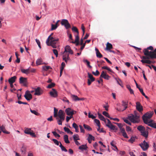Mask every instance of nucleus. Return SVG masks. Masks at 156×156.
<instances>
[{
	"instance_id": "obj_28",
	"label": "nucleus",
	"mask_w": 156,
	"mask_h": 156,
	"mask_svg": "<svg viewBox=\"0 0 156 156\" xmlns=\"http://www.w3.org/2000/svg\"><path fill=\"white\" fill-rule=\"evenodd\" d=\"M64 140L65 143L66 144H69L70 142L68 140V136L67 135H65L64 136Z\"/></svg>"
},
{
	"instance_id": "obj_7",
	"label": "nucleus",
	"mask_w": 156,
	"mask_h": 156,
	"mask_svg": "<svg viewBox=\"0 0 156 156\" xmlns=\"http://www.w3.org/2000/svg\"><path fill=\"white\" fill-rule=\"evenodd\" d=\"M102 78L107 80H108L110 78V76L107 74L106 73H105L104 71H103L100 76V80L102 82H103V80Z\"/></svg>"
},
{
	"instance_id": "obj_54",
	"label": "nucleus",
	"mask_w": 156,
	"mask_h": 156,
	"mask_svg": "<svg viewBox=\"0 0 156 156\" xmlns=\"http://www.w3.org/2000/svg\"><path fill=\"white\" fill-rule=\"evenodd\" d=\"M52 133L55 137H59L60 136V135L59 134H57L55 131H52Z\"/></svg>"
},
{
	"instance_id": "obj_37",
	"label": "nucleus",
	"mask_w": 156,
	"mask_h": 156,
	"mask_svg": "<svg viewBox=\"0 0 156 156\" xmlns=\"http://www.w3.org/2000/svg\"><path fill=\"white\" fill-rule=\"evenodd\" d=\"M83 126L85 129H87L88 131H91L92 130V129L89 126L84 124Z\"/></svg>"
},
{
	"instance_id": "obj_46",
	"label": "nucleus",
	"mask_w": 156,
	"mask_h": 156,
	"mask_svg": "<svg viewBox=\"0 0 156 156\" xmlns=\"http://www.w3.org/2000/svg\"><path fill=\"white\" fill-rule=\"evenodd\" d=\"M126 87L129 90L130 94H132L133 93V91L132 89L131 88V87L129 85H127Z\"/></svg>"
},
{
	"instance_id": "obj_45",
	"label": "nucleus",
	"mask_w": 156,
	"mask_h": 156,
	"mask_svg": "<svg viewBox=\"0 0 156 156\" xmlns=\"http://www.w3.org/2000/svg\"><path fill=\"white\" fill-rule=\"evenodd\" d=\"M43 69L45 71H47L49 69H51V68L49 66H44L43 67Z\"/></svg>"
},
{
	"instance_id": "obj_63",
	"label": "nucleus",
	"mask_w": 156,
	"mask_h": 156,
	"mask_svg": "<svg viewBox=\"0 0 156 156\" xmlns=\"http://www.w3.org/2000/svg\"><path fill=\"white\" fill-rule=\"evenodd\" d=\"M47 44L48 46H51L54 48H56L57 47V46L55 44H49V43H48V44Z\"/></svg>"
},
{
	"instance_id": "obj_26",
	"label": "nucleus",
	"mask_w": 156,
	"mask_h": 156,
	"mask_svg": "<svg viewBox=\"0 0 156 156\" xmlns=\"http://www.w3.org/2000/svg\"><path fill=\"white\" fill-rule=\"evenodd\" d=\"M56 118V119L57 120V122L58 125H62V122L65 119L64 118H63V119H62L61 118H59L58 116L55 117Z\"/></svg>"
},
{
	"instance_id": "obj_20",
	"label": "nucleus",
	"mask_w": 156,
	"mask_h": 156,
	"mask_svg": "<svg viewBox=\"0 0 156 156\" xmlns=\"http://www.w3.org/2000/svg\"><path fill=\"white\" fill-rule=\"evenodd\" d=\"M94 137L91 134H89L87 138V140H88V142L90 144L91 143L92 141L93 140H94Z\"/></svg>"
},
{
	"instance_id": "obj_60",
	"label": "nucleus",
	"mask_w": 156,
	"mask_h": 156,
	"mask_svg": "<svg viewBox=\"0 0 156 156\" xmlns=\"http://www.w3.org/2000/svg\"><path fill=\"white\" fill-rule=\"evenodd\" d=\"M36 40V42H37V44L39 48H41V44H40V41L38 40V39H36L35 40Z\"/></svg>"
},
{
	"instance_id": "obj_16",
	"label": "nucleus",
	"mask_w": 156,
	"mask_h": 156,
	"mask_svg": "<svg viewBox=\"0 0 156 156\" xmlns=\"http://www.w3.org/2000/svg\"><path fill=\"white\" fill-rule=\"evenodd\" d=\"M64 51L67 53L68 52L71 54H73V51L71 49L70 47L68 45H67L65 47Z\"/></svg>"
},
{
	"instance_id": "obj_17",
	"label": "nucleus",
	"mask_w": 156,
	"mask_h": 156,
	"mask_svg": "<svg viewBox=\"0 0 156 156\" xmlns=\"http://www.w3.org/2000/svg\"><path fill=\"white\" fill-rule=\"evenodd\" d=\"M136 108L140 112L142 111L143 110V107L139 102H136Z\"/></svg>"
},
{
	"instance_id": "obj_41",
	"label": "nucleus",
	"mask_w": 156,
	"mask_h": 156,
	"mask_svg": "<svg viewBox=\"0 0 156 156\" xmlns=\"http://www.w3.org/2000/svg\"><path fill=\"white\" fill-rule=\"evenodd\" d=\"M58 25H57V24L51 25V30H55L58 26Z\"/></svg>"
},
{
	"instance_id": "obj_15",
	"label": "nucleus",
	"mask_w": 156,
	"mask_h": 156,
	"mask_svg": "<svg viewBox=\"0 0 156 156\" xmlns=\"http://www.w3.org/2000/svg\"><path fill=\"white\" fill-rule=\"evenodd\" d=\"M64 113L62 110H60L59 111L58 114V117L59 118H61L63 119V118L65 119Z\"/></svg>"
},
{
	"instance_id": "obj_56",
	"label": "nucleus",
	"mask_w": 156,
	"mask_h": 156,
	"mask_svg": "<svg viewBox=\"0 0 156 156\" xmlns=\"http://www.w3.org/2000/svg\"><path fill=\"white\" fill-rule=\"evenodd\" d=\"M52 140L56 145H59V142L57 140L55 139H52Z\"/></svg>"
},
{
	"instance_id": "obj_57",
	"label": "nucleus",
	"mask_w": 156,
	"mask_h": 156,
	"mask_svg": "<svg viewBox=\"0 0 156 156\" xmlns=\"http://www.w3.org/2000/svg\"><path fill=\"white\" fill-rule=\"evenodd\" d=\"M94 122L97 124L98 126L100 125V123L99 120L95 119L94 120Z\"/></svg>"
},
{
	"instance_id": "obj_12",
	"label": "nucleus",
	"mask_w": 156,
	"mask_h": 156,
	"mask_svg": "<svg viewBox=\"0 0 156 156\" xmlns=\"http://www.w3.org/2000/svg\"><path fill=\"white\" fill-rule=\"evenodd\" d=\"M148 122L149 123L145 124L148 125V126L152 128L156 129V124L154 122L153 120H151Z\"/></svg>"
},
{
	"instance_id": "obj_6",
	"label": "nucleus",
	"mask_w": 156,
	"mask_h": 156,
	"mask_svg": "<svg viewBox=\"0 0 156 156\" xmlns=\"http://www.w3.org/2000/svg\"><path fill=\"white\" fill-rule=\"evenodd\" d=\"M61 24L62 25H64L66 29L71 28L70 25L69 23L67 20L63 19L61 22Z\"/></svg>"
},
{
	"instance_id": "obj_24",
	"label": "nucleus",
	"mask_w": 156,
	"mask_h": 156,
	"mask_svg": "<svg viewBox=\"0 0 156 156\" xmlns=\"http://www.w3.org/2000/svg\"><path fill=\"white\" fill-rule=\"evenodd\" d=\"M26 147L25 146H22L20 149V151L22 152V153L23 154H26Z\"/></svg>"
},
{
	"instance_id": "obj_19",
	"label": "nucleus",
	"mask_w": 156,
	"mask_h": 156,
	"mask_svg": "<svg viewBox=\"0 0 156 156\" xmlns=\"http://www.w3.org/2000/svg\"><path fill=\"white\" fill-rule=\"evenodd\" d=\"M24 98H32V95L31 94H30V92L29 90H27L26 91L25 94L24 95Z\"/></svg>"
},
{
	"instance_id": "obj_48",
	"label": "nucleus",
	"mask_w": 156,
	"mask_h": 156,
	"mask_svg": "<svg viewBox=\"0 0 156 156\" xmlns=\"http://www.w3.org/2000/svg\"><path fill=\"white\" fill-rule=\"evenodd\" d=\"M30 128H26L24 131V132L26 134H29V132H30Z\"/></svg>"
},
{
	"instance_id": "obj_3",
	"label": "nucleus",
	"mask_w": 156,
	"mask_h": 156,
	"mask_svg": "<svg viewBox=\"0 0 156 156\" xmlns=\"http://www.w3.org/2000/svg\"><path fill=\"white\" fill-rule=\"evenodd\" d=\"M153 114L154 112L153 111H150L147 112L144 115L142 118L144 123H149L148 122L150 120H152L151 119L152 117Z\"/></svg>"
},
{
	"instance_id": "obj_36",
	"label": "nucleus",
	"mask_w": 156,
	"mask_h": 156,
	"mask_svg": "<svg viewBox=\"0 0 156 156\" xmlns=\"http://www.w3.org/2000/svg\"><path fill=\"white\" fill-rule=\"evenodd\" d=\"M73 137L74 141L77 140H80L79 136L78 134H74L73 136Z\"/></svg>"
},
{
	"instance_id": "obj_33",
	"label": "nucleus",
	"mask_w": 156,
	"mask_h": 156,
	"mask_svg": "<svg viewBox=\"0 0 156 156\" xmlns=\"http://www.w3.org/2000/svg\"><path fill=\"white\" fill-rule=\"evenodd\" d=\"M60 144L59 147H60L62 151H64L65 152H66L67 151V150L65 148V147L63 146L61 143L60 142H59Z\"/></svg>"
},
{
	"instance_id": "obj_47",
	"label": "nucleus",
	"mask_w": 156,
	"mask_h": 156,
	"mask_svg": "<svg viewBox=\"0 0 156 156\" xmlns=\"http://www.w3.org/2000/svg\"><path fill=\"white\" fill-rule=\"evenodd\" d=\"M84 100V98H73V100L74 101H83Z\"/></svg>"
},
{
	"instance_id": "obj_61",
	"label": "nucleus",
	"mask_w": 156,
	"mask_h": 156,
	"mask_svg": "<svg viewBox=\"0 0 156 156\" xmlns=\"http://www.w3.org/2000/svg\"><path fill=\"white\" fill-rule=\"evenodd\" d=\"M69 116H67L66 117V121L67 122H68L69 120L73 118V115H69Z\"/></svg>"
},
{
	"instance_id": "obj_43",
	"label": "nucleus",
	"mask_w": 156,
	"mask_h": 156,
	"mask_svg": "<svg viewBox=\"0 0 156 156\" xmlns=\"http://www.w3.org/2000/svg\"><path fill=\"white\" fill-rule=\"evenodd\" d=\"M58 110L55 108H54V117H56L58 116Z\"/></svg>"
},
{
	"instance_id": "obj_30",
	"label": "nucleus",
	"mask_w": 156,
	"mask_h": 156,
	"mask_svg": "<svg viewBox=\"0 0 156 156\" xmlns=\"http://www.w3.org/2000/svg\"><path fill=\"white\" fill-rule=\"evenodd\" d=\"M122 106L124 107V109L122 110V111H123L127 108V102H126L125 101H122Z\"/></svg>"
},
{
	"instance_id": "obj_21",
	"label": "nucleus",
	"mask_w": 156,
	"mask_h": 156,
	"mask_svg": "<svg viewBox=\"0 0 156 156\" xmlns=\"http://www.w3.org/2000/svg\"><path fill=\"white\" fill-rule=\"evenodd\" d=\"M95 50L96 51V56L98 58H101L103 56L102 54L100 53L99 50L96 48H95Z\"/></svg>"
},
{
	"instance_id": "obj_27",
	"label": "nucleus",
	"mask_w": 156,
	"mask_h": 156,
	"mask_svg": "<svg viewBox=\"0 0 156 156\" xmlns=\"http://www.w3.org/2000/svg\"><path fill=\"white\" fill-rule=\"evenodd\" d=\"M21 71L22 73L26 74H29L30 72V69H21Z\"/></svg>"
},
{
	"instance_id": "obj_10",
	"label": "nucleus",
	"mask_w": 156,
	"mask_h": 156,
	"mask_svg": "<svg viewBox=\"0 0 156 156\" xmlns=\"http://www.w3.org/2000/svg\"><path fill=\"white\" fill-rule=\"evenodd\" d=\"M62 59L66 62L67 63L68 60H70V58L69 56V54L67 52L64 51L63 53Z\"/></svg>"
},
{
	"instance_id": "obj_34",
	"label": "nucleus",
	"mask_w": 156,
	"mask_h": 156,
	"mask_svg": "<svg viewBox=\"0 0 156 156\" xmlns=\"http://www.w3.org/2000/svg\"><path fill=\"white\" fill-rule=\"evenodd\" d=\"M73 127L75 129V131L77 133L79 132L78 127L76 124L75 123H73Z\"/></svg>"
},
{
	"instance_id": "obj_59",
	"label": "nucleus",
	"mask_w": 156,
	"mask_h": 156,
	"mask_svg": "<svg viewBox=\"0 0 156 156\" xmlns=\"http://www.w3.org/2000/svg\"><path fill=\"white\" fill-rule=\"evenodd\" d=\"M92 73L93 74H94V75L95 76H96L100 74L98 70H97L96 71L95 73L94 72H92Z\"/></svg>"
},
{
	"instance_id": "obj_11",
	"label": "nucleus",
	"mask_w": 156,
	"mask_h": 156,
	"mask_svg": "<svg viewBox=\"0 0 156 156\" xmlns=\"http://www.w3.org/2000/svg\"><path fill=\"white\" fill-rule=\"evenodd\" d=\"M65 112L68 115H73L74 114V112H76L73 111L70 108H68L65 110Z\"/></svg>"
},
{
	"instance_id": "obj_25",
	"label": "nucleus",
	"mask_w": 156,
	"mask_h": 156,
	"mask_svg": "<svg viewBox=\"0 0 156 156\" xmlns=\"http://www.w3.org/2000/svg\"><path fill=\"white\" fill-rule=\"evenodd\" d=\"M113 48L112 45L111 43L108 42L106 44V49L107 50H109Z\"/></svg>"
},
{
	"instance_id": "obj_42",
	"label": "nucleus",
	"mask_w": 156,
	"mask_h": 156,
	"mask_svg": "<svg viewBox=\"0 0 156 156\" xmlns=\"http://www.w3.org/2000/svg\"><path fill=\"white\" fill-rule=\"evenodd\" d=\"M72 30L73 31L76 32L77 34H79V32L77 28L75 27H73L72 28Z\"/></svg>"
},
{
	"instance_id": "obj_39",
	"label": "nucleus",
	"mask_w": 156,
	"mask_h": 156,
	"mask_svg": "<svg viewBox=\"0 0 156 156\" xmlns=\"http://www.w3.org/2000/svg\"><path fill=\"white\" fill-rule=\"evenodd\" d=\"M138 130L140 131V132L145 129V128L142 126H139L137 128Z\"/></svg>"
},
{
	"instance_id": "obj_50",
	"label": "nucleus",
	"mask_w": 156,
	"mask_h": 156,
	"mask_svg": "<svg viewBox=\"0 0 156 156\" xmlns=\"http://www.w3.org/2000/svg\"><path fill=\"white\" fill-rule=\"evenodd\" d=\"M53 33H52L50 36H49L48 38L47 39L46 41V44H48V43L49 42L50 40L51 39V37H51V36L53 35Z\"/></svg>"
},
{
	"instance_id": "obj_14",
	"label": "nucleus",
	"mask_w": 156,
	"mask_h": 156,
	"mask_svg": "<svg viewBox=\"0 0 156 156\" xmlns=\"http://www.w3.org/2000/svg\"><path fill=\"white\" fill-rule=\"evenodd\" d=\"M49 94L51 97H56L58 95L57 92L54 89H52L51 90Z\"/></svg>"
},
{
	"instance_id": "obj_31",
	"label": "nucleus",
	"mask_w": 156,
	"mask_h": 156,
	"mask_svg": "<svg viewBox=\"0 0 156 156\" xmlns=\"http://www.w3.org/2000/svg\"><path fill=\"white\" fill-rule=\"evenodd\" d=\"M141 62H142L143 63H145L148 64H151V63H154V62H152L150 60L146 59V60H142L141 61Z\"/></svg>"
},
{
	"instance_id": "obj_38",
	"label": "nucleus",
	"mask_w": 156,
	"mask_h": 156,
	"mask_svg": "<svg viewBox=\"0 0 156 156\" xmlns=\"http://www.w3.org/2000/svg\"><path fill=\"white\" fill-rule=\"evenodd\" d=\"M115 80H116L117 83L122 87L123 86H122V81L119 78L117 79L116 78H115Z\"/></svg>"
},
{
	"instance_id": "obj_5",
	"label": "nucleus",
	"mask_w": 156,
	"mask_h": 156,
	"mask_svg": "<svg viewBox=\"0 0 156 156\" xmlns=\"http://www.w3.org/2000/svg\"><path fill=\"white\" fill-rule=\"evenodd\" d=\"M139 145L144 151L147 150L149 147L148 144L145 140L144 141L143 143L140 144Z\"/></svg>"
},
{
	"instance_id": "obj_44",
	"label": "nucleus",
	"mask_w": 156,
	"mask_h": 156,
	"mask_svg": "<svg viewBox=\"0 0 156 156\" xmlns=\"http://www.w3.org/2000/svg\"><path fill=\"white\" fill-rule=\"evenodd\" d=\"M55 84L53 83H51L49 84L47 87V88H51L54 87L55 86Z\"/></svg>"
},
{
	"instance_id": "obj_49",
	"label": "nucleus",
	"mask_w": 156,
	"mask_h": 156,
	"mask_svg": "<svg viewBox=\"0 0 156 156\" xmlns=\"http://www.w3.org/2000/svg\"><path fill=\"white\" fill-rule=\"evenodd\" d=\"M135 140V137L134 136H132L130 139L129 140V141L132 143H133Z\"/></svg>"
},
{
	"instance_id": "obj_4",
	"label": "nucleus",
	"mask_w": 156,
	"mask_h": 156,
	"mask_svg": "<svg viewBox=\"0 0 156 156\" xmlns=\"http://www.w3.org/2000/svg\"><path fill=\"white\" fill-rule=\"evenodd\" d=\"M34 90L35 92L34 94L35 95L39 96L42 94L44 92L43 90L39 87L34 88Z\"/></svg>"
},
{
	"instance_id": "obj_62",
	"label": "nucleus",
	"mask_w": 156,
	"mask_h": 156,
	"mask_svg": "<svg viewBox=\"0 0 156 156\" xmlns=\"http://www.w3.org/2000/svg\"><path fill=\"white\" fill-rule=\"evenodd\" d=\"M103 114L107 117H110V116L106 112L104 111L103 112Z\"/></svg>"
},
{
	"instance_id": "obj_64",
	"label": "nucleus",
	"mask_w": 156,
	"mask_h": 156,
	"mask_svg": "<svg viewBox=\"0 0 156 156\" xmlns=\"http://www.w3.org/2000/svg\"><path fill=\"white\" fill-rule=\"evenodd\" d=\"M64 129L65 132H67L68 133H69L70 131V130L69 128H66V127L64 128Z\"/></svg>"
},
{
	"instance_id": "obj_52",
	"label": "nucleus",
	"mask_w": 156,
	"mask_h": 156,
	"mask_svg": "<svg viewBox=\"0 0 156 156\" xmlns=\"http://www.w3.org/2000/svg\"><path fill=\"white\" fill-rule=\"evenodd\" d=\"M30 111L32 113L35 114V115H38L39 114L38 112H36L35 110H32L30 109Z\"/></svg>"
},
{
	"instance_id": "obj_18",
	"label": "nucleus",
	"mask_w": 156,
	"mask_h": 156,
	"mask_svg": "<svg viewBox=\"0 0 156 156\" xmlns=\"http://www.w3.org/2000/svg\"><path fill=\"white\" fill-rule=\"evenodd\" d=\"M140 133H141V135L145 137L146 138L147 137L148 133V132L145 129L142 131Z\"/></svg>"
},
{
	"instance_id": "obj_53",
	"label": "nucleus",
	"mask_w": 156,
	"mask_h": 156,
	"mask_svg": "<svg viewBox=\"0 0 156 156\" xmlns=\"http://www.w3.org/2000/svg\"><path fill=\"white\" fill-rule=\"evenodd\" d=\"M123 120L126 123L130 125H131V122L129 121L127 119L123 118Z\"/></svg>"
},
{
	"instance_id": "obj_13",
	"label": "nucleus",
	"mask_w": 156,
	"mask_h": 156,
	"mask_svg": "<svg viewBox=\"0 0 156 156\" xmlns=\"http://www.w3.org/2000/svg\"><path fill=\"white\" fill-rule=\"evenodd\" d=\"M59 40L58 38H55L54 37H52L51 38V39L50 40L49 44H56L57 42Z\"/></svg>"
},
{
	"instance_id": "obj_35",
	"label": "nucleus",
	"mask_w": 156,
	"mask_h": 156,
	"mask_svg": "<svg viewBox=\"0 0 156 156\" xmlns=\"http://www.w3.org/2000/svg\"><path fill=\"white\" fill-rule=\"evenodd\" d=\"M83 62L85 63H86L87 66L90 68H91L92 66L90 65V62L87 59H84L83 60Z\"/></svg>"
},
{
	"instance_id": "obj_58",
	"label": "nucleus",
	"mask_w": 156,
	"mask_h": 156,
	"mask_svg": "<svg viewBox=\"0 0 156 156\" xmlns=\"http://www.w3.org/2000/svg\"><path fill=\"white\" fill-rule=\"evenodd\" d=\"M53 51L54 54L55 55L56 57H57L58 56V52L57 50L56 49H54L53 50Z\"/></svg>"
},
{
	"instance_id": "obj_55",
	"label": "nucleus",
	"mask_w": 156,
	"mask_h": 156,
	"mask_svg": "<svg viewBox=\"0 0 156 156\" xmlns=\"http://www.w3.org/2000/svg\"><path fill=\"white\" fill-rule=\"evenodd\" d=\"M79 34H77L75 36V41H73V42H77L79 41Z\"/></svg>"
},
{
	"instance_id": "obj_1",
	"label": "nucleus",
	"mask_w": 156,
	"mask_h": 156,
	"mask_svg": "<svg viewBox=\"0 0 156 156\" xmlns=\"http://www.w3.org/2000/svg\"><path fill=\"white\" fill-rule=\"evenodd\" d=\"M143 52L146 56H143L141 57L143 60L156 58V48L153 51H149L147 49H144Z\"/></svg>"
},
{
	"instance_id": "obj_8",
	"label": "nucleus",
	"mask_w": 156,
	"mask_h": 156,
	"mask_svg": "<svg viewBox=\"0 0 156 156\" xmlns=\"http://www.w3.org/2000/svg\"><path fill=\"white\" fill-rule=\"evenodd\" d=\"M19 83L23 84V86H27V78L23 77H20L19 79Z\"/></svg>"
},
{
	"instance_id": "obj_51",
	"label": "nucleus",
	"mask_w": 156,
	"mask_h": 156,
	"mask_svg": "<svg viewBox=\"0 0 156 156\" xmlns=\"http://www.w3.org/2000/svg\"><path fill=\"white\" fill-rule=\"evenodd\" d=\"M96 116H94L92 114H90V112H89L88 113V117L89 118H91L92 119H94V118H96Z\"/></svg>"
},
{
	"instance_id": "obj_29",
	"label": "nucleus",
	"mask_w": 156,
	"mask_h": 156,
	"mask_svg": "<svg viewBox=\"0 0 156 156\" xmlns=\"http://www.w3.org/2000/svg\"><path fill=\"white\" fill-rule=\"evenodd\" d=\"M98 116L100 120H102L105 122H106V120L104 117L101 114L99 113H98Z\"/></svg>"
},
{
	"instance_id": "obj_22",
	"label": "nucleus",
	"mask_w": 156,
	"mask_h": 156,
	"mask_svg": "<svg viewBox=\"0 0 156 156\" xmlns=\"http://www.w3.org/2000/svg\"><path fill=\"white\" fill-rule=\"evenodd\" d=\"M16 78V77L14 76L11 77L9 79L8 81L10 84L13 83H14Z\"/></svg>"
},
{
	"instance_id": "obj_40",
	"label": "nucleus",
	"mask_w": 156,
	"mask_h": 156,
	"mask_svg": "<svg viewBox=\"0 0 156 156\" xmlns=\"http://www.w3.org/2000/svg\"><path fill=\"white\" fill-rule=\"evenodd\" d=\"M42 60L41 58H39L36 61V64L37 65H39L41 64Z\"/></svg>"
},
{
	"instance_id": "obj_2",
	"label": "nucleus",
	"mask_w": 156,
	"mask_h": 156,
	"mask_svg": "<svg viewBox=\"0 0 156 156\" xmlns=\"http://www.w3.org/2000/svg\"><path fill=\"white\" fill-rule=\"evenodd\" d=\"M140 116L138 114L136 111L134 112V115L130 114L128 115L127 119H128L131 122L133 123H136L139 121Z\"/></svg>"
},
{
	"instance_id": "obj_32",
	"label": "nucleus",
	"mask_w": 156,
	"mask_h": 156,
	"mask_svg": "<svg viewBox=\"0 0 156 156\" xmlns=\"http://www.w3.org/2000/svg\"><path fill=\"white\" fill-rule=\"evenodd\" d=\"M106 125L107 126H108L111 129L114 130L115 129V126L113 125L112 123H110V124H107Z\"/></svg>"
},
{
	"instance_id": "obj_9",
	"label": "nucleus",
	"mask_w": 156,
	"mask_h": 156,
	"mask_svg": "<svg viewBox=\"0 0 156 156\" xmlns=\"http://www.w3.org/2000/svg\"><path fill=\"white\" fill-rule=\"evenodd\" d=\"M88 78L89 79L88 80V84L90 85L91 83L95 80V78L93 77V75L89 73H88Z\"/></svg>"
},
{
	"instance_id": "obj_23",
	"label": "nucleus",
	"mask_w": 156,
	"mask_h": 156,
	"mask_svg": "<svg viewBox=\"0 0 156 156\" xmlns=\"http://www.w3.org/2000/svg\"><path fill=\"white\" fill-rule=\"evenodd\" d=\"M87 148V147L86 145H82L80 146L79 149L82 151L86 150Z\"/></svg>"
}]
</instances>
